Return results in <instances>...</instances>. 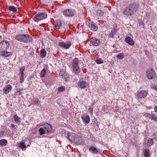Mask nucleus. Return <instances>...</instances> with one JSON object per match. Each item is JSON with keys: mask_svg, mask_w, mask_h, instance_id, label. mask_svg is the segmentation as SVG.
<instances>
[{"mask_svg": "<svg viewBox=\"0 0 157 157\" xmlns=\"http://www.w3.org/2000/svg\"><path fill=\"white\" fill-rule=\"evenodd\" d=\"M46 72V71L45 69L44 68L40 72V76L41 78L44 77L45 76Z\"/></svg>", "mask_w": 157, "mask_h": 157, "instance_id": "72a5a7b5", "label": "nucleus"}, {"mask_svg": "<svg viewBox=\"0 0 157 157\" xmlns=\"http://www.w3.org/2000/svg\"><path fill=\"white\" fill-rule=\"evenodd\" d=\"M148 94V91L142 90L140 91H137L136 95L137 97V99L138 100L144 98Z\"/></svg>", "mask_w": 157, "mask_h": 157, "instance_id": "f03ea898", "label": "nucleus"}, {"mask_svg": "<svg viewBox=\"0 0 157 157\" xmlns=\"http://www.w3.org/2000/svg\"><path fill=\"white\" fill-rule=\"evenodd\" d=\"M90 43L93 45L95 46H99L101 44V42L99 40L93 37L90 39Z\"/></svg>", "mask_w": 157, "mask_h": 157, "instance_id": "6e6552de", "label": "nucleus"}, {"mask_svg": "<svg viewBox=\"0 0 157 157\" xmlns=\"http://www.w3.org/2000/svg\"><path fill=\"white\" fill-rule=\"evenodd\" d=\"M47 52L44 48L42 49L40 51V57L41 58L45 57L46 55Z\"/></svg>", "mask_w": 157, "mask_h": 157, "instance_id": "393cba45", "label": "nucleus"}, {"mask_svg": "<svg viewBox=\"0 0 157 157\" xmlns=\"http://www.w3.org/2000/svg\"><path fill=\"white\" fill-rule=\"evenodd\" d=\"M22 90L20 89H16V94L17 95H21V92Z\"/></svg>", "mask_w": 157, "mask_h": 157, "instance_id": "ea45409f", "label": "nucleus"}, {"mask_svg": "<svg viewBox=\"0 0 157 157\" xmlns=\"http://www.w3.org/2000/svg\"><path fill=\"white\" fill-rule=\"evenodd\" d=\"M39 132L40 135L44 134L46 132V131L44 130V129L42 128H40L39 129Z\"/></svg>", "mask_w": 157, "mask_h": 157, "instance_id": "4c0bfd02", "label": "nucleus"}, {"mask_svg": "<svg viewBox=\"0 0 157 157\" xmlns=\"http://www.w3.org/2000/svg\"><path fill=\"white\" fill-rule=\"evenodd\" d=\"M33 104L36 105H40V102L39 101L38 99L37 98H33L32 99Z\"/></svg>", "mask_w": 157, "mask_h": 157, "instance_id": "bb28decb", "label": "nucleus"}, {"mask_svg": "<svg viewBox=\"0 0 157 157\" xmlns=\"http://www.w3.org/2000/svg\"><path fill=\"white\" fill-rule=\"evenodd\" d=\"M5 133L4 131L2 130L0 131V137H3Z\"/></svg>", "mask_w": 157, "mask_h": 157, "instance_id": "a18cd8bd", "label": "nucleus"}, {"mask_svg": "<svg viewBox=\"0 0 157 157\" xmlns=\"http://www.w3.org/2000/svg\"><path fill=\"white\" fill-rule=\"evenodd\" d=\"M15 125L14 124H11V128H15Z\"/></svg>", "mask_w": 157, "mask_h": 157, "instance_id": "09e8293b", "label": "nucleus"}, {"mask_svg": "<svg viewBox=\"0 0 157 157\" xmlns=\"http://www.w3.org/2000/svg\"><path fill=\"white\" fill-rule=\"evenodd\" d=\"M89 151L91 153L94 154H97L98 152L97 149L94 146H92L89 148Z\"/></svg>", "mask_w": 157, "mask_h": 157, "instance_id": "4be33fe9", "label": "nucleus"}, {"mask_svg": "<svg viewBox=\"0 0 157 157\" xmlns=\"http://www.w3.org/2000/svg\"><path fill=\"white\" fill-rule=\"evenodd\" d=\"M75 144L77 145L82 144L83 142L82 138L78 135V137L75 138L74 142Z\"/></svg>", "mask_w": 157, "mask_h": 157, "instance_id": "f3484780", "label": "nucleus"}, {"mask_svg": "<svg viewBox=\"0 0 157 157\" xmlns=\"http://www.w3.org/2000/svg\"><path fill=\"white\" fill-rule=\"evenodd\" d=\"M65 136L68 139L71 141L74 142V140L76 137H78V135L72 133L67 132V134L65 135Z\"/></svg>", "mask_w": 157, "mask_h": 157, "instance_id": "20e7f679", "label": "nucleus"}, {"mask_svg": "<svg viewBox=\"0 0 157 157\" xmlns=\"http://www.w3.org/2000/svg\"><path fill=\"white\" fill-rule=\"evenodd\" d=\"M59 75L60 78H62L63 80L67 81L69 79V75L67 74L64 73L63 74H62L61 73H59Z\"/></svg>", "mask_w": 157, "mask_h": 157, "instance_id": "aec40b11", "label": "nucleus"}, {"mask_svg": "<svg viewBox=\"0 0 157 157\" xmlns=\"http://www.w3.org/2000/svg\"><path fill=\"white\" fill-rule=\"evenodd\" d=\"M47 15L45 13H40L36 14L33 17L34 21L36 22L47 18Z\"/></svg>", "mask_w": 157, "mask_h": 157, "instance_id": "f257e3e1", "label": "nucleus"}, {"mask_svg": "<svg viewBox=\"0 0 157 157\" xmlns=\"http://www.w3.org/2000/svg\"><path fill=\"white\" fill-rule=\"evenodd\" d=\"M97 13L98 14H99L100 16H102L104 14V12L102 10H98Z\"/></svg>", "mask_w": 157, "mask_h": 157, "instance_id": "37998d69", "label": "nucleus"}, {"mask_svg": "<svg viewBox=\"0 0 157 157\" xmlns=\"http://www.w3.org/2000/svg\"><path fill=\"white\" fill-rule=\"evenodd\" d=\"M25 67H21L20 68L19 75L20 76V81L21 83L22 82L24 79V71L25 70Z\"/></svg>", "mask_w": 157, "mask_h": 157, "instance_id": "9d476101", "label": "nucleus"}, {"mask_svg": "<svg viewBox=\"0 0 157 157\" xmlns=\"http://www.w3.org/2000/svg\"><path fill=\"white\" fill-rule=\"evenodd\" d=\"M144 24V22L142 20L140 21V25H143Z\"/></svg>", "mask_w": 157, "mask_h": 157, "instance_id": "de8ad7c7", "label": "nucleus"}, {"mask_svg": "<svg viewBox=\"0 0 157 157\" xmlns=\"http://www.w3.org/2000/svg\"><path fill=\"white\" fill-rule=\"evenodd\" d=\"M128 7L130 9L131 11L134 14L136 12L138 8V6L136 3H132Z\"/></svg>", "mask_w": 157, "mask_h": 157, "instance_id": "1a4fd4ad", "label": "nucleus"}, {"mask_svg": "<svg viewBox=\"0 0 157 157\" xmlns=\"http://www.w3.org/2000/svg\"><path fill=\"white\" fill-rule=\"evenodd\" d=\"M125 40L126 43L131 46L134 44V42L133 39L129 36H127L125 38Z\"/></svg>", "mask_w": 157, "mask_h": 157, "instance_id": "6ab92c4d", "label": "nucleus"}, {"mask_svg": "<svg viewBox=\"0 0 157 157\" xmlns=\"http://www.w3.org/2000/svg\"><path fill=\"white\" fill-rule=\"evenodd\" d=\"M62 25L60 21L58 20L56 22L55 27L57 29H59L60 28Z\"/></svg>", "mask_w": 157, "mask_h": 157, "instance_id": "b1692460", "label": "nucleus"}, {"mask_svg": "<svg viewBox=\"0 0 157 157\" xmlns=\"http://www.w3.org/2000/svg\"><path fill=\"white\" fill-rule=\"evenodd\" d=\"M32 40V37L29 34H23L21 42L23 43H28L30 42Z\"/></svg>", "mask_w": 157, "mask_h": 157, "instance_id": "0eeeda50", "label": "nucleus"}, {"mask_svg": "<svg viewBox=\"0 0 157 157\" xmlns=\"http://www.w3.org/2000/svg\"><path fill=\"white\" fill-rule=\"evenodd\" d=\"M147 77L149 79H152L155 77V70L153 69H150L147 72Z\"/></svg>", "mask_w": 157, "mask_h": 157, "instance_id": "423d86ee", "label": "nucleus"}, {"mask_svg": "<svg viewBox=\"0 0 157 157\" xmlns=\"http://www.w3.org/2000/svg\"><path fill=\"white\" fill-rule=\"evenodd\" d=\"M42 126L47 133L50 132L52 129V126L50 124L45 123Z\"/></svg>", "mask_w": 157, "mask_h": 157, "instance_id": "4468645a", "label": "nucleus"}, {"mask_svg": "<svg viewBox=\"0 0 157 157\" xmlns=\"http://www.w3.org/2000/svg\"><path fill=\"white\" fill-rule=\"evenodd\" d=\"M78 59L75 58L72 61V67L75 66H78Z\"/></svg>", "mask_w": 157, "mask_h": 157, "instance_id": "a878e982", "label": "nucleus"}, {"mask_svg": "<svg viewBox=\"0 0 157 157\" xmlns=\"http://www.w3.org/2000/svg\"><path fill=\"white\" fill-rule=\"evenodd\" d=\"M81 118L85 125L89 123L90 121V117L89 116L82 115L81 116Z\"/></svg>", "mask_w": 157, "mask_h": 157, "instance_id": "2eb2a0df", "label": "nucleus"}, {"mask_svg": "<svg viewBox=\"0 0 157 157\" xmlns=\"http://www.w3.org/2000/svg\"><path fill=\"white\" fill-rule=\"evenodd\" d=\"M12 88L11 86L9 85H7L3 89L4 93L6 94H7L11 90Z\"/></svg>", "mask_w": 157, "mask_h": 157, "instance_id": "dca6fc26", "label": "nucleus"}, {"mask_svg": "<svg viewBox=\"0 0 157 157\" xmlns=\"http://www.w3.org/2000/svg\"><path fill=\"white\" fill-rule=\"evenodd\" d=\"M71 43L70 42H67L66 43L63 42H60L59 43V45L61 47H63L66 49H68L71 45Z\"/></svg>", "mask_w": 157, "mask_h": 157, "instance_id": "f8f14e48", "label": "nucleus"}, {"mask_svg": "<svg viewBox=\"0 0 157 157\" xmlns=\"http://www.w3.org/2000/svg\"><path fill=\"white\" fill-rule=\"evenodd\" d=\"M117 30L115 29H112L111 31L110 32L109 34V36L110 37H113L117 33Z\"/></svg>", "mask_w": 157, "mask_h": 157, "instance_id": "412c9836", "label": "nucleus"}, {"mask_svg": "<svg viewBox=\"0 0 157 157\" xmlns=\"http://www.w3.org/2000/svg\"><path fill=\"white\" fill-rule=\"evenodd\" d=\"M150 150L148 149H146L144 151V154L145 157H149L150 155H149Z\"/></svg>", "mask_w": 157, "mask_h": 157, "instance_id": "cd10ccee", "label": "nucleus"}, {"mask_svg": "<svg viewBox=\"0 0 157 157\" xmlns=\"http://www.w3.org/2000/svg\"><path fill=\"white\" fill-rule=\"evenodd\" d=\"M95 62L98 64H101L103 63V60L101 58L96 59L95 60Z\"/></svg>", "mask_w": 157, "mask_h": 157, "instance_id": "c9c22d12", "label": "nucleus"}, {"mask_svg": "<svg viewBox=\"0 0 157 157\" xmlns=\"http://www.w3.org/2000/svg\"><path fill=\"white\" fill-rule=\"evenodd\" d=\"M152 113L150 114H149L148 113H146L144 114V116L146 117H147L149 119H151L152 118Z\"/></svg>", "mask_w": 157, "mask_h": 157, "instance_id": "a19ab883", "label": "nucleus"}, {"mask_svg": "<svg viewBox=\"0 0 157 157\" xmlns=\"http://www.w3.org/2000/svg\"><path fill=\"white\" fill-rule=\"evenodd\" d=\"M89 26L90 29L93 31H95L98 29V26L93 22L89 24Z\"/></svg>", "mask_w": 157, "mask_h": 157, "instance_id": "a211bd4d", "label": "nucleus"}, {"mask_svg": "<svg viewBox=\"0 0 157 157\" xmlns=\"http://www.w3.org/2000/svg\"><path fill=\"white\" fill-rule=\"evenodd\" d=\"M79 87L81 89H85L87 87V83L84 81H79L78 83Z\"/></svg>", "mask_w": 157, "mask_h": 157, "instance_id": "ddd939ff", "label": "nucleus"}, {"mask_svg": "<svg viewBox=\"0 0 157 157\" xmlns=\"http://www.w3.org/2000/svg\"><path fill=\"white\" fill-rule=\"evenodd\" d=\"M13 118L16 123H20L21 122L20 118L18 117L17 115H14Z\"/></svg>", "mask_w": 157, "mask_h": 157, "instance_id": "7c9ffc66", "label": "nucleus"}, {"mask_svg": "<svg viewBox=\"0 0 157 157\" xmlns=\"http://www.w3.org/2000/svg\"><path fill=\"white\" fill-rule=\"evenodd\" d=\"M153 144L152 140L151 139H149L148 140L147 142V146H151Z\"/></svg>", "mask_w": 157, "mask_h": 157, "instance_id": "58836bf2", "label": "nucleus"}, {"mask_svg": "<svg viewBox=\"0 0 157 157\" xmlns=\"http://www.w3.org/2000/svg\"><path fill=\"white\" fill-rule=\"evenodd\" d=\"M63 14L66 17H71L75 15V12L74 10L67 9L63 11Z\"/></svg>", "mask_w": 157, "mask_h": 157, "instance_id": "7ed1b4c3", "label": "nucleus"}, {"mask_svg": "<svg viewBox=\"0 0 157 157\" xmlns=\"http://www.w3.org/2000/svg\"><path fill=\"white\" fill-rule=\"evenodd\" d=\"M151 120H153L157 122V117L154 114H152Z\"/></svg>", "mask_w": 157, "mask_h": 157, "instance_id": "79ce46f5", "label": "nucleus"}, {"mask_svg": "<svg viewBox=\"0 0 157 157\" xmlns=\"http://www.w3.org/2000/svg\"><path fill=\"white\" fill-rule=\"evenodd\" d=\"M11 54L10 52H7L4 50L2 52V56L6 57H7L11 55Z\"/></svg>", "mask_w": 157, "mask_h": 157, "instance_id": "c85d7f7f", "label": "nucleus"}, {"mask_svg": "<svg viewBox=\"0 0 157 157\" xmlns=\"http://www.w3.org/2000/svg\"><path fill=\"white\" fill-rule=\"evenodd\" d=\"M18 146L21 147L22 150H24V149L26 148V146L25 143L23 142H21L18 144Z\"/></svg>", "mask_w": 157, "mask_h": 157, "instance_id": "2f4dec72", "label": "nucleus"}, {"mask_svg": "<svg viewBox=\"0 0 157 157\" xmlns=\"http://www.w3.org/2000/svg\"><path fill=\"white\" fill-rule=\"evenodd\" d=\"M7 141L6 139H2L0 140V145L1 146H6V145Z\"/></svg>", "mask_w": 157, "mask_h": 157, "instance_id": "473e14b6", "label": "nucleus"}, {"mask_svg": "<svg viewBox=\"0 0 157 157\" xmlns=\"http://www.w3.org/2000/svg\"><path fill=\"white\" fill-rule=\"evenodd\" d=\"M117 57L119 59H122L124 57V55L123 53H120L118 54Z\"/></svg>", "mask_w": 157, "mask_h": 157, "instance_id": "e433bc0d", "label": "nucleus"}, {"mask_svg": "<svg viewBox=\"0 0 157 157\" xmlns=\"http://www.w3.org/2000/svg\"><path fill=\"white\" fill-rule=\"evenodd\" d=\"M23 34H20L16 35L15 36V39L21 42L22 37H23Z\"/></svg>", "mask_w": 157, "mask_h": 157, "instance_id": "f704fd0d", "label": "nucleus"}, {"mask_svg": "<svg viewBox=\"0 0 157 157\" xmlns=\"http://www.w3.org/2000/svg\"><path fill=\"white\" fill-rule=\"evenodd\" d=\"M146 15L147 17H149L150 16V13L148 12H147L146 13Z\"/></svg>", "mask_w": 157, "mask_h": 157, "instance_id": "49530a36", "label": "nucleus"}, {"mask_svg": "<svg viewBox=\"0 0 157 157\" xmlns=\"http://www.w3.org/2000/svg\"><path fill=\"white\" fill-rule=\"evenodd\" d=\"M8 10L10 11H12L14 13H16L17 12V9L16 8L13 6H10L8 8Z\"/></svg>", "mask_w": 157, "mask_h": 157, "instance_id": "c756f323", "label": "nucleus"}, {"mask_svg": "<svg viewBox=\"0 0 157 157\" xmlns=\"http://www.w3.org/2000/svg\"><path fill=\"white\" fill-rule=\"evenodd\" d=\"M123 14L128 17L129 16H131L134 14L132 12L130 8L127 7H126L123 11Z\"/></svg>", "mask_w": 157, "mask_h": 157, "instance_id": "9b49d317", "label": "nucleus"}, {"mask_svg": "<svg viewBox=\"0 0 157 157\" xmlns=\"http://www.w3.org/2000/svg\"><path fill=\"white\" fill-rule=\"evenodd\" d=\"M65 90V88L64 87L61 86L58 88V91L60 92H62Z\"/></svg>", "mask_w": 157, "mask_h": 157, "instance_id": "c03bdc74", "label": "nucleus"}, {"mask_svg": "<svg viewBox=\"0 0 157 157\" xmlns=\"http://www.w3.org/2000/svg\"><path fill=\"white\" fill-rule=\"evenodd\" d=\"M155 111V112L157 113V106H155L154 107Z\"/></svg>", "mask_w": 157, "mask_h": 157, "instance_id": "8fccbe9b", "label": "nucleus"}, {"mask_svg": "<svg viewBox=\"0 0 157 157\" xmlns=\"http://www.w3.org/2000/svg\"><path fill=\"white\" fill-rule=\"evenodd\" d=\"M9 44L6 40L2 41L0 43V50L6 49L9 47Z\"/></svg>", "mask_w": 157, "mask_h": 157, "instance_id": "39448f33", "label": "nucleus"}, {"mask_svg": "<svg viewBox=\"0 0 157 157\" xmlns=\"http://www.w3.org/2000/svg\"><path fill=\"white\" fill-rule=\"evenodd\" d=\"M89 109L90 110V113L91 114H92L93 113V109L91 108H90Z\"/></svg>", "mask_w": 157, "mask_h": 157, "instance_id": "3c124183", "label": "nucleus"}, {"mask_svg": "<svg viewBox=\"0 0 157 157\" xmlns=\"http://www.w3.org/2000/svg\"><path fill=\"white\" fill-rule=\"evenodd\" d=\"M73 68L74 72L76 75H78L80 73V70L79 66L73 67Z\"/></svg>", "mask_w": 157, "mask_h": 157, "instance_id": "5701e85b", "label": "nucleus"}]
</instances>
